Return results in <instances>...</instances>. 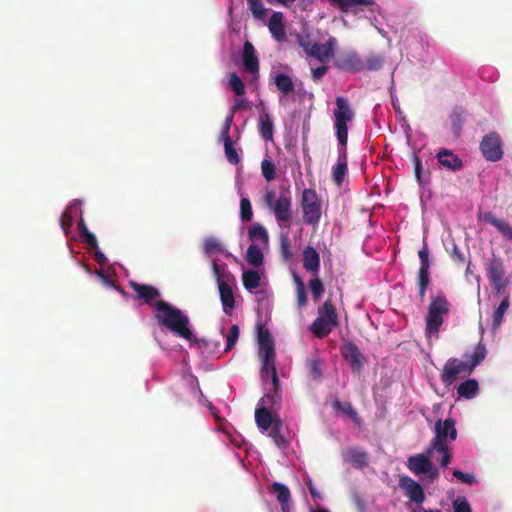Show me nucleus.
<instances>
[{
	"label": "nucleus",
	"instance_id": "60",
	"mask_svg": "<svg viewBox=\"0 0 512 512\" xmlns=\"http://www.w3.org/2000/svg\"><path fill=\"white\" fill-rule=\"evenodd\" d=\"M296 294H297L298 306H300V307L305 306L308 302L307 295H306V289L300 287L299 289H296Z\"/></svg>",
	"mask_w": 512,
	"mask_h": 512
},
{
	"label": "nucleus",
	"instance_id": "53",
	"mask_svg": "<svg viewBox=\"0 0 512 512\" xmlns=\"http://www.w3.org/2000/svg\"><path fill=\"white\" fill-rule=\"evenodd\" d=\"M221 245L215 238H207L204 241V250L207 254H212L216 251H220Z\"/></svg>",
	"mask_w": 512,
	"mask_h": 512
},
{
	"label": "nucleus",
	"instance_id": "22",
	"mask_svg": "<svg viewBox=\"0 0 512 512\" xmlns=\"http://www.w3.org/2000/svg\"><path fill=\"white\" fill-rule=\"evenodd\" d=\"M333 7H338L343 13H357L359 6H372L374 0H328Z\"/></svg>",
	"mask_w": 512,
	"mask_h": 512
},
{
	"label": "nucleus",
	"instance_id": "64",
	"mask_svg": "<svg viewBox=\"0 0 512 512\" xmlns=\"http://www.w3.org/2000/svg\"><path fill=\"white\" fill-rule=\"evenodd\" d=\"M453 258L459 263H464L465 261L464 254L457 247H454L453 249Z\"/></svg>",
	"mask_w": 512,
	"mask_h": 512
},
{
	"label": "nucleus",
	"instance_id": "46",
	"mask_svg": "<svg viewBox=\"0 0 512 512\" xmlns=\"http://www.w3.org/2000/svg\"><path fill=\"white\" fill-rule=\"evenodd\" d=\"M261 170H262V174H263L264 178L267 181H272L275 179L276 169H275L274 163L271 160L264 159L261 162Z\"/></svg>",
	"mask_w": 512,
	"mask_h": 512
},
{
	"label": "nucleus",
	"instance_id": "38",
	"mask_svg": "<svg viewBox=\"0 0 512 512\" xmlns=\"http://www.w3.org/2000/svg\"><path fill=\"white\" fill-rule=\"evenodd\" d=\"M510 305L509 297L505 296L493 314V329H498L502 323L503 316Z\"/></svg>",
	"mask_w": 512,
	"mask_h": 512
},
{
	"label": "nucleus",
	"instance_id": "48",
	"mask_svg": "<svg viewBox=\"0 0 512 512\" xmlns=\"http://www.w3.org/2000/svg\"><path fill=\"white\" fill-rule=\"evenodd\" d=\"M224 150L229 163L236 165L240 162V157L233 146V142L224 143Z\"/></svg>",
	"mask_w": 512,
	"mask_h": 512
},
{
	"label": "nucleus",
	"instance_id": "30",
	"mask_svg": "<svg viewBox=\"0 0 512 512\" xmlns=\"http://www.w3.org/2000/svg\"><path fill=\"white\" fill-rule=\"evenodd\" d=\"M274 84L277 89L283 94L288 95L294 92V83L292 78L284 73H278L274 77Z\"/></svg>",
	"mask_w": 512,
	"mask_h": 512
},
{
	"label": "nucleus",
	"instance_id": "12",
	"mask_svg": "<svg viewBox=\"0 0 512 512\" xmlns=\"http://www.w3.org/2000/svg\"><path fill=\"white\" fill-rule=\"evenodd\" d=\"M335 67L344 72H362L365 70V62L355 51H347L337 57Z\"/></svg>",
	"mask_w": 512,
	"mask_h": 512
},
{
	"label": "nucleus",
	"instance_id": "15",
	"mask_svg": "<svg viewBox=\"0 0 512 512\" xmlns=\"http://www.w3.org/2000/svg\"><path fill=\"white\" fill-rule=\"evenodd\" d=\"M342 356L350 363L354 373H360L363 367V355L354 342L350 341L342 346Z\"/></svg>",
	"mask_w": 512,
	"mask_h": 512
},
{
	"label": "nucleus",
	"instance_id": "35",
	"mask_svg": "<svg viewBox=\"0 0 512 512\" xmlns=\"http://www.w3.org/2000/svg\"><path fill=\"white\" fill-rule=\"evenodd\" d=\"M281 427V419L278 416H275L274 423L270 426L269 436L278 447H284L286 445V440L281 434Z\"/></svg>",
	"mask_w": 512,
	"mask_h": 512
},
{
	"label": "nucleus",
	"instance_id": "26",
	"mask_svg": "<svg viewBox=\"0 0 512 512\" xmlns=\"http://www.w3.org/2000/svg\"><path fill=\"white\" fill-rule=\"evenodd\" d=\"M269 490L271 493H273L276 496L277 501L281 505L282 512H288L289 511L288 503L291 499V493H290L289 488L282 483L273 482L271 484Z\"/></svg>",
	"mask_w": 512,
	"mask_h": 512
},
{
	"label": "nucleus",
	"instance_id": "29",
	"mask_svg": "<svg viewBox=\"0 0 512 512\" xmlns=\"http://www.w3.org/2000/svg\"><path fill=\"white\" fill-rule=\"evenodd\" d=\"M479 391V384L476 379H467L457 387V394L460 398L471 399Z\"/></svg>",
	"mask_w": 512,
	"mask_h": 512
},
{
	"label": "nucleus",
	"instance_id": "25",
	"mask_svg": "<svg viewBox=\"0 0 512 512\" xmlns=\"http://www.w3.org/2000/svg\"><path fill=\"white\" fill-rule=\"evenodd\" d=\"M220 299L223 307V311L226 314H231L235 308V298L232 288L224 281L218 283Z\"/></svg>",
	"mask_w": 512,
	"mask_h": 512
},
{
	"label": "nucleus",
	"instance_id": "49",
	"mask_svg": "<svg viewBox=\"0 0 512 512\" xmlns=\"http://www.w3.org/2000/svg\"><path fill=\"white\" fill-rule=\"evenodd\" d=\"M280 252L285 260L293 258V252L291 251L290 241L287 235L280 236Z\"/></svg>",
	"mask_w": 512,
	"mask_h": 512
},
{
	"label": "nucleus",
	"instance_id": "9",
	"mask_svg": "<svg viewBox=\"0 0 512 512\" xmlns=\"http://www.w3.org/2000/svg\"><path fill=\"white\" fill-rule=\"evenodd\" d=\"M259 357L262 362V368H261V375L263 379H266L267 377L271 376L272 378V384L274 393L269 396L267 395L266 398L270 399L271 405H274L281 400V396L279 394V388H280V381L278 378L276 365H275V350L267 349L266 351H260L258 352Z\"/></svg>",
	"mask_w": 512,
	"mask_h": 512
},
{
	"label": "nucleus",
	"instance_id": "16",
	"mask_svg": "<svg viewBox=\"0 0 512 512\" xmlns=\"http://www.w3.org/2000/svg\"><path fill=\"white\" fill-rule=\"evenodd\" d=\"M242 61L247 72L252 75H257L259 73V58L255 47L250 41H246L243 45Z\"/></svg>",
	"mask_w": 512,
	"mask_h": 512
},
{
	"label": "nucleus",
	"instance_id": "19",
	"mask_svg": "<svg viewBox=\"0 0 512 512\" xmlns=\"http://www.w3.org/2000/svg\"><path fill=\"white\" fill-rule=\"evenodd\" d=\"M336 44V39L334 37H329L324 44L317 43L313 48V53H310L309 56H312L321 62H325L334 56Z\"/></svg>",
	"mask_w": 512,
	"mask_h": 512
},
{
	"label": "nucleus",
	"instance_id": "39",
	"mask_svg": "<svg viewBox=\"0 0 512 512\" xmlns=\"http://www.w3.org/2000/svg\"><path fill=\"white\" fill-rule=\"evenodd\" d=\"M228 79L229 88L235 93V95L242 96L245 94V85L237 73L231 72Z\"/></svg>",
	"mask_w": 512,
	"mask_h": 512
},
{
	"label": "nucleus",
	"instance_id": "3",
	"mask_svg": "<svg viewBox=\"0 0 512 512\" xmlns=\"http://www.w3.org/2000/svg\"><path fill=\"white\" fill-rule=\"evenodd\" d=\"M435 437L432 439L429 447L442 455L439 462L441 467L446 468L452 459L448 443L456 440L457 430L455 428V420L447 418L445 420L438 419L434 425Z\"/></svg>",
	"mask_w": 512,
	"mask_h": 512
},
{
	"label": "nucleus",
	"instance_id": "13",
	"mask_svg": "<svg viewBox=\"0 0 512 512\" xmlns=\"http://www.w3.org/2000/svg\"><path fill=\"white\" fill-rule=\"evenodd\" d=\"M399 487L405 492L409 500L417 505H422L425 501L423 487L409 476H401Z\"/></svg>",
	"mask_w": 512,
	"mask_h": 512
},
{
	"label": "nucleus",
	"instance_id": "20",
	"mask_svg": "<svg viewBox=\"0 0 512 512\" xmlns=\"http://www.w3.org/2000/svg\"><path fill=\"white\" fill-rule=\"evenodd\" d=\"M303 267L313 276L318 275L320 269V255L317 250L311 246L305 247L303 251Z\"/></svg>",
	"mask_w": 512,
	"mask_h": 512
},
{
	"label": "nucleus",
	"instance_id": "52",
	"mask_svg": "<svg viewBox=\"0 0 512 512\" xmlns=\"http://www.w3.org/2000/svg\"><path fill=\"white\" fill-rule=\"evenodd\" d=\"M307 365L313 379L317 380L322 376L321 361L319 359H312Z\"/></svg>",
	"mask_w": 512,
	"mask_h": 512
},
{
	"label": "nucleus",
	"instance_id": "5",
	"mask_svg": "<svg viewBox=\"0 0 512 512\" xmlns=\"http://www.w3.org/2000/svg\"><path fill=\"white\" fill-rule=\"evenodd\" d=\"M339 325L336 308L331 300H326L318 308V316L312 322L310 331L319 339L328 336L331 331Z\"/></svg>",
	"mask_w": 512,
	"mask_h": 512
},
{
	"label": "nucleus",
	"instance_id": "7",
	"mask_svg": "<svg viewBox=\"0 0 512 512\" xmlns=\"http://www.w3.org/2000/svg\"><path fill=\"white\" fill-rule=\"evenodd\" d=\"M337 108L334 111V127L336 137L341 147H347L348 123L352 121L354 112L344 97L336 98Z\"/></svg>",
	"mask_w": 512,
	"mask_h": 512
},
{
	"label": "nucleus",
	"instance_id": "1",
	"mask_svg": "<svg viewBox=\"0 0 512 512\" xmlns=\"http://www.w3.org/2000/svg\"><path fill=\"white\" fill-rule=\"evenodd\" d=\"M154 318L159 326L164 327L175 335L187 340L196 341V338L190 330L189 317L180 309L172 306L164 300H158L154 303Z\"/></svg>",
	"mask_w": 512,
	"mask_h": 512
},
{
	"label": "nucleus",
	"instance_id": "40",
	"mask_svg": "<svg viewBox=\"0 0 512 512\" xmlns=\"http://www.w3.org/2000/svg\"><path fill=\"white\" fill-rule=\"evenodd\" d=\"M309 288L311 291L312 298L315 302H317L320 297L323 295L325 288L323 282L320 280L318 275L313 276V278L309 281Z\"/></svg>",
	"mask_w": 512,
	"mask_h": 512
},
{
	"label": "nucleus",
	"instance_id": "8",
	"mask_svg": "<svg viewBox=\"0 0 512 512\" xmlns=\"http://www.w3.org/2000/svg\"><path fill=\"white\" fill-rule=\"evenodd\" d=\"M301 209L303 222L317 227L322 215V201L314 189L306 188L302 192Z\"/></svg>",
	"mask_w": 512,
	"mask_h": 512
},
{
	"label": "nucleus",
	"instance_id": "51",
	"mask_svg": "<svg viewBox=\"0 0 512 512\" xmlns=\"http://www.w3.org/2000/svg\"><path fill=\"white\" fill-rule=\"evenodd\" d=\"M454 512H472L469 502L465 497L459 496L453 501Z\"/></svg>",
	"mask_w": 512,
	"mask_h": 512
},
{
	"label": "nucleus",
	"instance_id": "58",
	"mask_svg": "<svg viewBox=\"0 0 512 512\" xmlns=\"http://www.w3.org/2000/svg\"><path fill=\"white\" fill-rule=\"evenodd\" d=\"M412 160H413V164H414L415 177H416L418 183H421L422 182V179H421V172H422L421 160H420V158L418 157L417 154H413Z\"/></svg>",
	"mask_w": 512,
	"mask_h": 512
},
{
	"label": "nucleus",
	"instance_id": "28",
	"mask_svg": "<svg viewBox=\"0 0 512 512\" xmlns=\"http://www.w3.org/2000/svg\"><path fill=\"white\" fill-rule=\"evenodd\" d=\"M274 419L275 417L272 416L271 412L266 407L257 408L255 410V421L262 432L268 431L270 426L274 423Z\"/></svg>",
	"mask_w": 512,
	"mask_h": 512
},
{
	"label": "nucleus",
	"instance_id": "37",
	"mask_svg": "<svg viewBox=\"0 0 512 512\" xmlns=\"http://www.w3.org/2000/svg\"><path fill=\"white\" fill-rule=\"evenodd\" d=\"M429 270L430 269L420 268L419 272H418V279H417L418 296H419L421 301L424 300L425 294H426V290H427L428 285L430 283Z\"/></svg>",
	"mask_w": 512,
	"mask_h": 512
},
{
	"label": "nucleus",
	"instance_id": "33",
	"mask_svg": "<svg viewBox=\"0 0 512 512\" xmlns=\"http://www.w3.org/2000/svg\"><path fill=\"white\" fill-rule=\"evenodd\" d=\"M246 260L251 266L260 267L264 260L262 250L258 246L251 244L247 249Z\"/></svg>",
	"mask_w": 512,
	"mask_h": 512
},
{
	"label": "nucleus",
	"instance_id": "4",
	"mask_svg": "<svg viewBox=\"0 0 512 512\" xmlns=\"http://www.w3.org/2000/svg\"><path fill=\"white\" fill-rule=\"evenodd\" d=\"M264 202L274 214L276 221L285 227L290 226L292 220V197L288 188L276 195L274 190H267L264 194Z\"/></svg>",
	"mask_w": 512,
	"mask_h": 512
},
{
	"label": "nucleus",
	"instance_id": "10",
	"mask_svg": "<svg viewBox=\"0 0 512 512\" xmlns=\"http://www.w3.org/2000/svg\"><path fill=\"white\" fill-rule=\"evenodd\" d=\"M484 266L493 292L496 294L503 293L508 286V280L505 277L506 269L503 259L493 256L485 262Z\"/></svg>",
	"mask_w": 512,
	"mask_h": 512
},
{
	"label": "nucleus",
	"instance_id": "54",
	"mask_svg": "<svg viewBox=\"0 0 512 512\" xmlns=\"http://www.w3.org/2000/svg\"><path fill=\"white\" fill-rule=\"evenodd\" d=\"M453 476L468 485H472L476 482L475 476L473 474L464 473L461 470H454Z\"/></svg>",
	"mask_w": 512,
	"mask_h": 512
},
{
	"label": "nucleus",
	"instance_id": "2",
	"mask_svg": "<svg viewBox=\"0 0 512 512\" xmlns=\"http://www.w3.org/2000/svg\"><path fill=\"white\" fill-rule=\"evenodd\" d=\"M486 347L479 342L471 355L465 354L463 359L449 358L441 372L440 379L446 386L452 385L459 377H468L474 369L485 359Z\"/></svg>",
	"mask_w": 512,
	"mask_h": 512
},
{
	"label": "nucleus",
	"instance_id": "62",
	"mask_svg": "<svg viewBox=\"0 0 512 512\" xmlns=\"http://www.w3.org/2000/svg\"><path fill=\"white\" fill-rule=\"evenodd\" d=\"M95 253H94V260L100 264V265H104L106 262H107V258L106 256L104 255V253H102L100 250L95 249Z\"/></svg>",
	"mask_w": 512,
	"mask_h": 512
},
{
	"label": "nucleus",
	"instance_id": "6",
	"mask_svg": "<svg viewBox=\"0 0 512 512\" xmlns=\"http://www.w3.org/2000/svg\"><path fill=\"white\" fill-rule=\"evenodd\" d=\"M449 312L450 304L442 292L432 297L426 316V331L429 334H437L444 322V316Z\"/></svg>",
	"mask_w": 512,
	"mask_h": 512
},
{
	"label": "nucleus",
	"instance_id": "59",
	"mask_svg": "<svg viewBox=\"0 0 512 512\" xmlns=\"http://www.w3.org/2000/svg\"><path fill=\"white\" fill-rule=\"evenodd\" d=\"M249 107V102L245 98H238L234 100V104L232 106L231 112L236 113L237 111L246 109Z\"/></svg>",
	"mask_w": 512,
	"mask_h": 512
},
{
	"label": "nucleus",
	"instance_id": "42",
	"mask_svg": "<svg viewBox=\"0 0 512 512\" xmlns=\"http://www.w3.org/2000/svg\"><path fill=\"white\" fill-rule=\"evenodd\" d=\"M333 408L342 411L354 421L358 420V414L350 402H341L339 400H335L333 403Z\"/></svg>",
	"mask_w": 512,
	"mask_h": 512
},
{
	"label": "nucleus",
	"instance_id": "55",
	"mask_svg": "<svg viewBox=\"0 0 512 512\" xmlns=\"http://www.w3.org/2000/svg\"><path fill=\"white\" fill-rule=\"evenodd\" d=\"M418 256L420 259V268L430 269L429 250L426 244L419 250Z\"/></svg>",
	"mask_w": 512,
	"mask_h": 512
},
{
	"label": "nucleus",
	"instance_id": "44",
	"mask_svg": "<svg viewBox=\"0 0 512 512\" xmlns=\"http://www.w3.org/2000/svg\"><path fill=\"white\" fill-rule=\"evenodd\" d=\"M239 334H240V329H239V326L237 324H234L230 327V330L226 336V347H225V352H229L231 351L237 341H238V338H239Z\"/></svg>",
	"mask_w": 512,
	"mask_h": 512
},
{
	"label": "nucleus",
	"instance_id": "17",
	"mask_svg": "<svg viewBox=\"0 0 512 512\" xmlns=\"http://www.w3.org/2000/svg\"><path fill=\"white\" fill-rule=\"evenodd\" d=\"M348 172V153L347 147H341L337 162L332 167V180L340 186Z\"/></svg>",
	"mask_w": 512,
	"mask_h": 512
},
{
	"label": "nucleus",
	"instance_id": "31",
	"mask_svg": "<svg viewBox=\"0 0 512 512\" xmlns=\"http://www.w3.org/2000/svg\"><path fill=\"white\" fill-rule=\"evenodd\" d=\"M248 236L251 241H260L263 244H267L269 241L268 232L260 223H255L249 228Z\"/></svg>",
	"mask_w": 512,
	"mask_h": 512
},
{
	"label": "nucleus",
	"instance_id": "50",
	"mask_svg": "<svg viewBox=\"0 0 512 512\" xmlns=\"http://www.w3.org/2000/svg\"><path fill=\"white\" fill-rule=\"evenodd\" d=\"M71 207L67 208L60 216L59 222L64 233L67 234L73 224V217L70 212Z\"/></svg>",
	"mask_w": 512,
	"mask_h": 512
},
{
	"label": "nucleus",
	"instance_id": "24",
	"mask_svg": "<svg viewBox=\"0 0 512 512\" xmlns=\"http://www.w3.org/2000/svg\"><path fill=\"white\" fill-rule=\"evenodd\" d=\"M283 19L284 15L282 12H273L268 21L269 31L277 41L283 40L286 36Z\"/></svg>",
	"mask_w": 512,
	"mask_h": 512
},
{
	"label": "nucleus",
	"instance_id": "27",
	"mask_svg": "<svg viewBox=\"0 0 512 512\" xmlns=\"http://www.w3.org/2000/svg\"><path fill=\"white\" fill-rule=\"evenodd\" d=\"M274 124L268 112L263 108L259 116V134L265 141H270L273 138Z\"/></svg>",
	"mask_w": 512,
	"mask_h": 512
},
{
	"label": "nucleus",
	"instance_id": "32",
	"mask_svg": "<svg viewBox=\"0 0 512 512\" xmlns=\"http://www.w3.org/2000/svg\"><path fill=\"white\" fill-rule=\"evenodd\" d=\"M257 336H258V344H259V350L260 351H266L268 348L275 350L274 348V342L271 338V334L267 328L264 326H259L257 329Z\"/></svg>",
	"mask_w": 512,
	"mask_h": 512
},
{
	"label": "nucleus",
	"instance_id": "11",
	"mask_svg": "<svg viewBox=\"0 0 512 512\" xmlns=\"http://www.w3.org/2000/svg\"><path fill=\"white\" fill-rule=\"evenodd\" d=\"M479 150L485 160L500 161L504 155L501 136L495 131L486 134L479 144Z\"/></svg>",
	"mask_w": 512,
	"mask_h": 512
},
{
	"label": "nucleus",
	"instance_id": "18",
	"mask_svg": "<svg viewBox=\"0 0 512 512\" xmlns=\"http://www.w3.org/2000/svg\"><path fill=\"white\" fill-rule=\"evenodd\" d=\"M129 285L136 293V298L143 300L145 304L151 305L155 299L160 297L159 290L152 285L140 284L135 281H130Z\"/></svg>",
	"mask_w": 512,
	"mask_h": 512
},
{
	"label": "nucleus",
	"instance_id": "45",
	"mask_svg": "<svg viewBox=\"0 0 512 512\" xmlns=\"http://www.w3.org/2000/svg\"><path fill=\"white\" fill-rule=\"evenodd\" d=\"M365 62V69L370 71H377L382 68L384 57L380 54H371L367 57Z\"/></svg>",
	"mask_w": 512,
	"mask_h": 512
},
{
	"label": "nucleus",
	"instance_id": "41",
	"mask_svg": "<svg viewBox=\"0 0 512 512\" xmlns=\"http://www.w3.org/2000/svg\"><path fill=\"white\" fill-rule=\"evenodd\" d=\"M249 10L253 17L257 20H264L266 17V9L264 8L261 0H247Z\"/></svg>",
	"mask_w": 512,
	"mask_h": 512
},
{
	"label": "nucleus",
	"instance_id": "23",
	"mask_svg": "<svg viewBox=\"0 0 512 512\" xmlns=\"http://www.w3.org/2000/svg\"><path fill=\"white\" fill-rule=\"evenodd\" d=\"M483 221L493 225L505 239L512 241V226L501 219H498L493 213L486 212L480 217Z\"/></svg>",
	"mask_w": 512,
	"mask_h": 512
},
{
	"label": "nucleus",
	"instance_id": "56",
	"mask_svg": "<svg viewBox=\"0 0 512 512\" xmlns=\"http://www.w3.org/2000/svg\"><path fill=\"white\" fill-rule=\"evenodd\" d=\"M83 241L85 244H87L89 247L93 249L98 248V242L94 234H92L89 230H85L84 233L81 235Z\"/></svg>",
	"mask_w": 512,
	"mask_h": 512
},
{
	"label": "nucleus",
	"instance_id": "34",
	"mask_svg": "<svg viewBox=\"0 0 512 512\" xmlns=\"http://www.w3.org/2000/svg\"><path fill=\"white\" fill-rule=\"evenodd\" d=\"M346 455L347 460L356 467H363L367 465V453L362 450L351 448L347 451Z\"/></svg>",
	"mask_w": 512,
	"mask_h": 512
},
{
	"label": "nucleus",
	"instance_id": "36",
	"mask_svg": "<svg viewBox=\"0 0 512 512\" xmlns=\"http://www.w3.org/2000/svg\"><path fill=\"white\" fill-rule=\"evenodd\" d=\"M260 274L256 270H248L242 274L243 286L247 290H253L260 286Z\"/></svg>",
	"mask_w": 512,
	"mask_h": 512
},
{
	"label": "nucleus",
	"instance_id": "63",
	"mask_svg": "<svg viewBox=\"0 0 512 512\" xmlns=\"http://www.w3.org/2000/svg\"><path fill=\"white\" fill-rule=\"evenodd\" d=\"M221 139H222L223 143L232 142L231 137H230V128L222 127Z\"/></svg>",
	"mask_w": 512,
	"mask_h": 512
},
{
	"label": "nucleus",
	"instance_id": "14",
	"mask_svg": "<svg viewBox=\"0 0 512 512\" xmlns=\"http://www.w3.org/2000/svg\"><path fill=\"white\" fill-rule=\"evenodd\" d=\"M435 452L428 446L423 453L410 456L407 461L408 469L415 475L424 474L430 469L431 458Z\"/></svg>",
	"mask_w": 512,
	"mask_h": 512
},
{
	"label": "nucleus",
	"instance_id": "47",
	"mask_svg": "<svg viewBox=\"0 0 512 512\" xmlns=\"http://www.w3.org/2000/svg\"><path fill=\"white\" fill-rule=\"evenodd\" d=\"M297 42L308 56L310 53H313V48L317 44V42L312 41L310 35H299L297 37Z\"/></svg>",
	"mask_w": 512,
	"mask_h": 512
},
{
	"label": "nucleus",
	"instance_id": "21",
	"mask_svg": "<svg viewBox=\"0 0 512 512\" xmlns=\"http://www.w3.org/2000/svg\"><path fill=\"white\" fill-rule=\"evenodd\" d=\"M438 162L445 168L452 171H459L463 167L462 160L451 150L441 149L437 155Z\"/></svg>",
	"mask_w": 512,
	"mask_h": 512
},
{
	"label": "nucleus",
	"instance_id": "57",
	"mask_svg": "<svg viewBox=\"0 0 512 512\" xmlns=\"http://www.w3.org/2000/svg\"><path fill=\"white\" fill-rule=\"evenodd\" d=\"M327 71H328V67L325 65L313 68L311 70V76H312L313 81H315V82L321 81L322 78L324 77V75L327 73Z\"/></svg>",
	"mask_w": 512,
	"mask_h": 512
},
{
	"label": "nucleus",
	"instance_id": "43",
	"mask_svg": "<svg viewBox=\"0 0 512 512\" xmlns=\"http://www.w3.org/2000/svg\"><path fill=\"white\" fill-rule=\"evenodd\" d=\"M240 218L242 222H249L253 218L252 205L246 197H243L240 201Z\"/></svg>",
	"mask_w": 512,
	"mask_h": 512
},
{
	"label": "nucleus",
	"instance_id": "61",
	"mask_svg": "<svg viewBox=\"0 0 512 512\" xmlns=\"http://www.w3.org/2000/svg\"><path fill=\"white\" fill-rule=\"evenodd\" d=\"M430 480H435L439 477V470L436 468L433 463H430V469L424 473Z\"/></svg>",
	"mask_w": 512,
	"mask_h": 512
}]
</instances>
